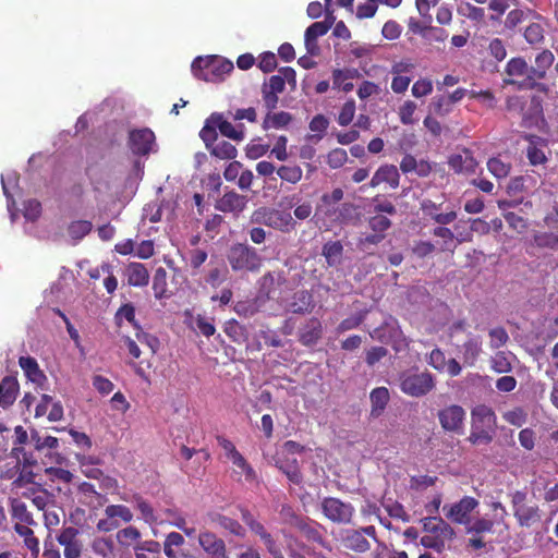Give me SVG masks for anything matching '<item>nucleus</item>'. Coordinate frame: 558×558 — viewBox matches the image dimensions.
<instances>
[{
  "label": "nucleus",
  "mask_w": 558,
  "mask_h": 558,
  "mask_svg": "<svg viewBox=\"0 0 558 558\" xmlns=\"http://www.w3.org/2000/svg\"><path fill=\"white\" fill-rule=\"evenodd\" d=\"M480 506V501L472 496H464L460 500L446 504L442 507L445 518L450 522L464 526L465 534L469 536L465 548L481 553L489 546L493 548V542L488 539L497 527L505 522L508 512L501 502L492 504L493 514L472 515Z\"/></svg>",
  "instance_id": "obj_1"
},
{
  "label": "nucleus",
  "mask_w": 558,
  "mask_h": 558,
  "mask_svg": "<svg viewBox=\"0 0 558 558\" xmlns=\"http://www.w3.org/2000/svg\"><path fill=\"white\" fill-rule=\"evenodd\" d=\"M554 62L555 54L549 49H543L535 56L534 65L529 64L523 57L511 58L505 68L508 77L504 82L518 90H536L546 95L549 86L543 81Z\"/></svg>",
  "instance_id": "obj_2"
},
{
  "label": "nucleus",
  "mask_w": 558,
  "mask_h": 558,
  "mask_svg": "<svg viewBox=\"0 0 558 558\" xmlns=\"http://www.w3.org/2000/svg\"><path fill=\"white\" fill-rule=\"evenodd\" d=\"M497 429L495 411L486 404H477L471 411V432L468 440L475 446L493 441Z\"/></svg>",
  "instance_id": "obj_3"
},
{
  "label": "nucleus",
  "mask_w": 558,
  "mask_h": 558,
  "mask_svg": "<svg viewBox=\"0 0 558 558\" xmlns=\"http://www.w3.org/2000/svg\"><path fill=\"white\" fill-rule=\"evenodd\" d=\"M218 131L222 136L235 142H241L245 137L243 124L234 126L222 113L213 112L205 120V124L199 131V137L205 146H210L211 142L218 141Z\"/></svg>",
  "instance_id": "obj_4"
},
{
  "label": "nucleus",
  "mask_w": 558,
  "mask_h": 558,
  "mask_svg": "<svg viewBox=\"0 0 558 558\" xmlns=\"http://www.w3.org/2000/svg\"><path fill=\"white\" fill-rule=\"evenodd\" d=\"M192 73L197 80L205 82L217 83L225 78V76L231 73L234 65L231 61L217 57H197L194 59L191 65Z\"/></svg>",
  "instance_id": "obj_5"
},
{
  "label": "nucleus",
  "mask_w": 558,
  "mask_h": 558,
  "mask_svg": "<svg viewBox=\"0 0 558 558\" xmlns=\"http://www.w3.org/2000/svg\"><path fill=\"white\" fill-rule=\"evenodd\" d=\"M250 222L266 226L282 233H290L296 227V221L290 213L267 206L256 208L250 216Z\"/></svg>",
  "instance_id": "obj_6"
},
{
  "label": "nucleus",
  "mask_w": 558,
  "mask_h": 558,
  "mask_svg": "<svg viewBox=\"0 0 558 558\" xmlns=\"http://www.w3.org/2000/svg\"><path fill=\"white\" fill-rule=\"evenodd\" d=\"M400 389L403 393L421 398L428 395L436 387L435 376L427 369L418 372V368L404 371L399 376Z\"/></svg>",
  "instance_id": "obj_7"
},
{
  "label": "nucleus",
  "mask_w": 558,
  "mask_h": 558,
  "mask_svg": "<svg viewBox=\"0 0 558 558\" xmlns=\"http://www.w3.org/2000/svg\"><path fill=\"white\" fill-rule=\"evenodd\" d=\"M227 259L233 271L255 272L262 266L260 255L255 247L246 243L233 244L228 252Z\"/></svg>",
  "instance_id": "obj_8"
},
{
  "label": "nucleus",
  "mask_w": 558,
  "mask_h": 558,
  "mask_svg": "<svg viewBox=\"0 0 558 558\" xmlns=\"http://www.w3.org/2000/svg\"><path fill=\"white\" fill-rule=\"evenodd\" d=\"M320 511L328 521L335 524H351L355 515V508L351 502L330 496L322 499Z\"/></svg>",
  "instance_id": "obj_9"
},
{
  "label": "nucleus",
  "mask_w": 558,
  "mask_h": 558,
  "mask_svg": "<svg viewBox=\"0 0 558 558\" xmlns=\"http://www.w3.org/2000/svg\"><path fill=\"white\" fill-rule=\"evenodd\" d=\"M242 521L246 524L250 531L257 535L266 546L268 553L274 558H283V554L280 547L277 545L272 535L266 530L265 525L259 522L255 515L246 508L239 507Z\"/></svg>",
  "instance_id": "obj_10"
},
{
  "label": "nucleus",
  "mask_w": 558,
  "mask_h": 558,
  "mask_svg": "<svg viewBox=\"0 0 558 558\" xmlns=\"http://www.w3.org/2000/svg\"><path fill=\"white\" fill-rule=\"evenodd\" d=\"M513 515L520 526L530 527L541 519L539 509L536 505L526 504V493L515 490L511 495Z\"/></svg>",
  "instance_id": "obj_11"
},
{
  "label": "nucleus",
  "mask_w": 558,
  "mask_h": 558,
  "mask_svg": "<svg viewBox=\"0 0 558 558\" xmlns=\"http://www.w3.org/2000/svg\"><path fill=\"white\" fill-rule=\"evenodd\" d=\"M445 202L446 195L441 194L439 196V202H435L429 198L423 199L420 203V208L425 217H428L438 225L447 226L457 219L458 213L454 207L449 206L446 207L445 211H441Z\"/></svg>",
  "instance_id": "obj_12"
},
{
  "label": "nucleus",
  "mask_w": 558,
  "mask_h": 558,
  "mask_svg": "<svg viewBox=\"0 0 558 558\" xmlns=\"http://www.w3.org/2000/svg\"><path fill=\"white\" fill-rule=\"evenodd\" d=\"M56 539L63 547L64 558H82L84 544L77 527L63 526L57 534Z\"/></svg>",
  "instance_id": "obj_13"
},
{
  "label": "nucleus",
  "mask_w": 558,
  "mask_h": 558,
  "mask_svg": "<svg viewBox=\"0 0 558 558\" xmlns=\"http://www.w3.org/2000/svg\"><path fill=\"white\" fill-rule=\"evenodd\" d=\"M155 142V133L148 128L133 129L129 132L128 146L135 156H148Z\"/></svg>",
  "instance_id": "obj_14"
},
{
  "label": "nucleus",
  "mask_w": 558,
  "mask_h": 558,
  "mask_svg": "<svg viewBox=\"0 0 558 558\" xmlns=\"http://www.w3.org/2000/svg\"><path fill=\"white\" fill-rule=\"evenodd\" d=\"M422 524L424 532L435 536L445 547L457 537L454 529L441 517L424 518Z\"/></svg>",
  "instance_id": "obj_15"
},
{
  "label": "nucleus",
  "mask_w": 558,
  "mask_h": 558,
  "mask_svg": "<svg viewBox=\"0 0 558 558\" xmlns=\"http://www.w3.org/2000/svg\"><path fill=\"white\" fill-rule=\"evenodd\" d=\"M437 416L444 430L459 433L464 425L465 411L461 405L451 404L439 410Z\"/></svg>",
  "instance_id": "obj_16"
},
{
  "label": "nucleus",
  "mask_w": 558,
  "mask_h": 558,
  "mask_svg": "<svg viewBox=\"0 0 558 558\" xmlns=\"http://www.w3.org/2000/svg\"><path fill=\"white\" fill-rule=\"evenodd\" d=\"M198 545L209 558H228L226 542L209 530L198 534Z\"/></svg>",
  "instance_id": "obj_17"
},
{
  "label": "nucleus",
  "mask_w": 558,
  "mask_h": 558,
  "mask_svg": "<svg viewBox=\"0 0 558 558\" xmlns=\"http://www.w3.org/2000/svg\"><path fill=\"white\" fill-rule=\"evenodd\" d=\"M248 198L246 195L239 194L234 190L226 192L215 203V208L225 214H232L239 217L246 208Z\"/></svg>",
  "instance_id": "obj_18"
},
{
  "label": "nucleus",
  "mask_w": 558,
  "mask_h": 558,
  "mask_svg": "<svg viewBox=\"0 0 558 558\" xmlns=\"http://www.w3.org/2000/svg\"><path fill=\"white\" fill-rule=\"evenodd\" d=\"M282 80L280 75H271L262 85V98L267 111H272L277 108L278 95L284 92Z\"/></svg>",
  "instance_id": "obj_19"
},
{
  "label": "nucleus",
  "mask_w": 558,
  "mask_h": 558,
  "mask_svg": "<svg viewBox=\"0 0 558 558\" xmlns=\"http://www.w3.org/2000/svg\"><path fill=\"white\" fill-rule=\"evenodd\" d=\"M323 330L320 319L311 317L299 328L298 340L305 347H313L322 339Z\"/></svg>",
  "instance_id": "obj_20"
},
{
  "label": "nucleus",
  "mask_w": 558,
  "mask_h": 558,
  "mask_svg": "<svg viewBox=\"0 0 558 558\" xmlns=\"http://www.w3.org/2000/svg\"><path fill=\"white\" fill-rule=\"evenodd\" d=\"M324 526L310 518H305L303 523L299 526L298 531L313 544H317L318 546L331 550V546L329 542L323 534Z\"/></svg>",
  "instance_id": "obj_21"
},
{
  "label": "nucleus",
  "mask_w": 558,
  "mask_h": 558,
  "mask_svg": "<svg viewBox=\"0 0 558 558\" xmlns=\"http://www.w3.org/2000/svg\"><path fill=\"white\" fill-rule=\"evenodd\" d=\"M340 542L343 548L354 553L363 554L371 548V544L363 533L354 529L343 530L341 532Z\"/></svg>",
  "instance_id": "obj_22"
},
{
  "label": "nucleus",
  "mask_w": 558,
  "mask_h": 558,
  "mask_svg": "<svg viewBox=\"0 0 558 558\" xmlns=\"http://www.w3.org/2000/svg\"><path fill=\"white\" fill-rule=\"evenodd\" d=\"M383 183L389 185L390 189H397L400 184V174L395 165L380 166L371 179L369 185L376 187Z\"/></svg>",
  "instance_id": "obj_23"
},
{
  "label": "nucleus",
  "mask_w": 558,
  "mask_h": 558,
  "mask_svg": "<svg viewBox=\"0 0 558 558\" xmlns=\"http://www.w3.org/2000/svg\"><path fill=\"white\" fill-rule=\"evenodd\" d=\"M315 308L313 294L307 290H299L293 293L288 304V311L293 314H310Z\"/></svg>",
  "instance_id": "obj_24"
},
{
  "label": "nucleus",
  "mask_w": 558,
  "mask_h": 558,
  "mask_svg": "<svg viewBox=\"0 0 558 558\" xmlns=\"http://www.w3.org/2000/svg\"><path fill=\"white\" fill-rule=\"evenodd\" d=\"M207 518L210 523L219 525L221 529L226 530L227 532L236 537L243 538L246 535V530L244 529V526L233 518H230L216 511L208 512Z\"/></svg>",
  "instance_id": "obj_25"
},
{
  "label": "nucleus",
  "mask_w": 558,
  "mask_h": 558,
  "mask_svg": "<svg viewBox=\"0 0 558 558\" xmlns=\"http://www.w3.org/2000/svg\"><path fill=\"white\" fill-rule=\"evenodd\" d=\"M19 365L24 372L28 380L37 386H43L47 381V376L40 369L38 362L33 356H21L19 359Z\"/></svg>",
  "instance_id": "obj_26"
},
{
  "label": "nucleus",
  "mask_w": 558,
  "mask_h": 558,
  "mask_svg": "<svg viewBox=\"0 0 558 558\" xmlns=\"http://www.w3.org/2000/svg\"><path fill=\"white\" fill-rule=\"evenodd\" d=\"M276 466L287 476L293 485H300L303 482L299 461L296 458L282 457L276 460Z\"/></svg>",
  "instance_id": "obj_27"
},
{
  "label": "nucleus",
  "mask_w": 558,
  "mask_h": 558,
  "mask_svg": "<svg viewBox=\"0 0 558 558\" xmlns=\"http://www.w3.org/2000/svg\"><path fill=\"white\" fill-rule=\"evenodd\" d=\"M125 276L128 284L131 287H146L149 282V272L146 266L142 263L132 262L125 267Z\"/></svg>",
  "instance_id": "obj_28"
},
{
  "label": "nucleus",
  "mask_w": 558,
  "mask_h": 558,
  "mask_svg": "<svg viewBox=\"0 0 558 558\" xmlns=\"http://www.w3.org/2000/svg\"><path fill=\"white\" fill-rule=\"evenodd\" d=\"M20 391V385L15 377L5 376L0 381V407L2 409H8L11 407Z\"/></svg>",
  "instance_id": "obj_29"
},
{
  "label": "nucleus",
  "mask_w": 558,
  "mask_h": 558,
  "mask_svg": "<svg viewBox=\"0 0 558 558\" xmlns=\"http://www.w3.org/2000/svg\"><path fill=\"white\" fill-rule=\"evenodd\" d=\"M33 525L14 523V532L23 538L24 546L31 551L32 558H38L40 547L39 539L35 536Z\"/></svg>",
  "instance_id": "obj_30"
},
{
  "label": "nucleus",
  "mask_w": 558,
  "mask_h": 558,
  "mask_svg": "<svg viewBox=\"0 0 558 558\" xmlns=\"http://www.w3.org/2000/svg\"><path fill=\"white\" fill-rule=\"evenodd\" d=\"M359 76L360 73L356 69H336L332 71V87L349 93L354 87L351 81Z\"/></svg>",
  "instance_id": "obj_31"
},
{
  "label": "nucleus",
  "mask_w": 558,
  "mask_h": 558,
  "mask_svg": "<svg viewBox=\"0 0 558 558\" xmlns=\"http://www.w3.org/2000/svg\"><path fill=\"white\" fill-rule=\"evenodd\" d=\"M449 167L457 173H472L475 171L477 162L469 150H465L464 156L456 154L449 157Z\"/></svg>",
  "instance_id": "obj_32"
},
{
  "label": "nucleus",
  "mask_w": 558,
  "mask_h": 558,
  "mask_svg": "<svg viewBox=\"0 0 558 558\" xmlns=\"http://www.w3.org/2000/svg\"><path fill=\"white\" fill-rule=\"evenodd\" d=\"M10 514L14 523L37 525L32 512L28 511L26 505L19 498L10 499Z\"/></svg>",
  "instance_id": "obj_33"
},
{
  "label": "nucleus",
  "mask_w": 558,
  "mask_h": 558,
  "mask_svg": "<svg viewBox=\"0 0 558 558\" xmlns=\"http://www.w3.org/2000/svg\"><path fill=\"white\" fill-rule=\"evenodd\" d=\"M389 391L386 387H377L371 391V415L378 417L381 415L389 402Z\"/></svg>",
  "instance_id": "obj_34"
},
{
  "label": "nucleus",
  "mask_w": 558,
  "mask_h": 558,
  "mask_svg": "<svg viewBox=\"0 0 558 558\" xmlns=\"http://www.w3.org/2000/svg\"><path fill=\"white\" fill-rule=\"evenodd\" d=\"M322 255L330 267H337L342 262L343 245L341 241H328L323 245Z\"/></svg>",
  "instance_id": "obj_35"
},
{
  "label": "nucleus",
  "mask_w": 558,
  "mask_h": 558,
  "mask_svg": "<svg viewBox=\"0 0 558 558\" xmlns=\"http://www.w3.org/2000/svg\"><path fill=\"white\" fill-rule=\"evenodd\" d=\"M205 147L211 156L222 160L234 159L238 155L235 146L227 141L211 142L210 146Z\"/></svg>",
  "instance_id": "obj_36"
},
{
  "label": "nucleus",
  "mask_w": 558,
  "mask_h": 558,
  "mask_svg": "<svg viewBox=\"0 0 558 558\" xmlns=\"http://www.w3.org/2000/svg\"><path fill=\"white\" fill-rule=\"evenodd\" d=\"M532 243L539 250L558 251V232L537 231L532 236Z\"/></svg>",
  "instance_id": "obj_37"
},
{
  "label": "nucleus",
  "mask_w": 558,
  "mask_h": 558,
  "mask_svg": "<svg viewBox=\"0 0 558 558\" xmlns=\"http://www.w3.org/2000/svg\"><path fill=\"white\" fill-rule=\"evenodd\" d=\"M168 276L167 271L163 267H158L155 270L154 277H153V291L154 296L157 300L162 299H169L171 296V293L168 291V282H167Z\"/></svg>",
  "instance_id": "obj_38"
},
{
  "label": "nucleus",
  "mask_w": 558,
  "mask_h": 558,
  "mask_svg": "<svg viewBox=\"0 0 558 558\" xmlns=\"http://www.w3.org/2000/svg\"><path fill=\"white\" fill-rule=\"evenodd\" d=\"M482 352V340L478 336L469 338L462 345L464 363L473 365Z\"/></svg>",
  "instance_id": "obj_39"
},
{
  "label": "nucleus",
  "mask_w": 558,
  "mask_h": 558,
  "mask_svg": "<svg viewBox=\"0 0 558 558\" xmlns=\"http://www.w3.org/2000/svg\"><path fill=\"white\" fill-rule=\"evenodd\" d=\"M291 121L292 116L289 112L280 111L272 113V111H267L262 128L264 130L282 129L286 128Z\"/></svg>",
  "instance_id": "obj_40"
},
{
  "label": "nucleus",
  "mask_w": 558,
  "mask_h": 558,
  "mask_svg": "<svg viewBox=\"0 0 558 558\" xmlns=\"http://www.w3.org/2000/svg\"><path fill=\"white\" fill-rule=\"evenodd\" d=\"M225 333L235 343H243L247 340L248 333L245 326L235 319H229L223 326Z\"/></svg>",
  "instance_id": "obj_41"
},
{
  "label": "nucleus",
  "mask_w": 558,
  "mask_h": 558,
  "mask_svg": "<svg viewBox=\"0 0 558 558\" xmlns=\"http://www.w3.org/2000/svg\"><path fill=\"white\" fill-rule=\"evenodd\" d=\"M92 550L100 558H116L114 544L109 537H96L92 543Z\"/></svg>",
  "instance_id": "obj_42"
},
{
  "label": "nucleus",
  "mask_w": 558,
  "mask_h": 558,
  "mask_svg": "<svg viewBox=\"0 0 558 558\" xmlns=\"http://www.w3.org/2000/svg\"><path fill=\"white\" fill-rule=\"evenodd\" d=\"M229 270L227 266L221 263L219 265L210 264V268L205 277V281L213 288L219 287L228 278Z\"/></svg>",
  "instance_id": "obj_43"
},
{
  "label": "nucleus",
  "mask_w": 558,
  "mask_h": 558,
  "mask_svg": "<svg viewBox=\"0 0 558 558\" xmlns=\"http://www.w3.org/2000/svg\"><path fill=\"white\" fill-rule=\"evenodd\" d=\"M278 177L288 183L296 184L302 180L303 171L300 166L283 165L276 170Z\"/></svg>",
  "instance_id": "obj_44"
},
{
  "label": "nucleus",
  "mask_w": 558,
  "mask_h": 558,
  "mask_svg": "<svg viewBox=\"0 0 558 558\" xmlns=\"http://www.w3.org/2000/svg\"><path fill=\"white\" fill-rule=\"evenodd\" d=\"M134 550H135V558H149V555H151L153 558H159L161 546L156 541H145V542L138 543L134 547Z\"/></svg>",
  "instance_id": "obj_45"
},
{
  "label": "nucleus",
  "mask_w": 558,
  "mask_h": 558,
  "mask_svg": "<svg viewBox=\"0 0 558 558\" xmlns=\"http://www.w3.org/2000/svg\"><path fill=\"white\" fill-rule=\"evenodd\" d=\"M280 517L284 524L299 529L306 517L299 514L290 505H282L280 509Z\"/></svg>",
  "instance_id": "obj_46"
},
{
  "label": "nucleus",
  "mask_w": 558,
  "mask_h": 558,
  "mask_svg": "<svg viewBox=\"0 0 558 558\" xmlns=\"http://www.w3.org/2000/svg\"><path fill=\"white\" fill-rule=\"evenodd\" d=\"M337 209L338 204L330 203L327 198V194H323L320 197V203L316 207L315 216L328 219L330 222H333Z\"/></svg>",
  "instance_id": "obj_47"
},
{
  "label": "nucleus",
  "mask_w": 558,
  "mask_h": 558,
  "mask_svg": "<svg viewBox=\"0 0 558 558\" xmlns=\"http://www.w3.org/2000/svg\"><path fill=\"white\" fill-rule=\"evenodd\" d=\"M93 229L88 220H75L68 226V233L73 240H82Z\"/></svg>",
  "instance_id": "obj_48"
},
{
  "label": "nucleus",
  "mask_w": 558,
  "mask_h": 558,
  "mask_svg": "<svg viewBox=\"0 0 558 558\" xmlns=\"http://www.w3.org/2000/svg\"><path fill=\"white\" fill-rule=\"evenodd\" d=\"M105 514L112 520L121 519L125 523L131 522L133 519L132 511L124 505L107 506Z\"/></svg>",
  "instance_id": "obj_49"
},
{
  "label": "nucleus",
  "mask_w": 558,
  "mask_h": 558,
  "mask_svg": "<svg viewBox=\"0 0 558 558\" xmlns=\"http://www.w3.org/2000/svg\"><path fill=\"white\" fill-rule=\"evenodd\" d=\"M136 509L141 512L143 519L147 523H156L157 517L155 515L151 505L140 495L133 496Z\"/></svg>",
  "instance_id": "obj_50"
},
{
  "label": "nucleus",
  "mask_w": 558,
  "mask_h": 558,
  "mask_svg": "<svg viewBox=\"0 0 558 558\" xmlns=\"http://www.w3.org/2000/svg\"><path fill=\"white\" fill-rule=\"evenodd\" d=\"M524 39L532 46L544 41V28L539 23H531L523 33Z\"/></svg>",
  "instance_id": "obj_51"
},
{
  "label": "nucleus",
  "mask_w": 558,
  "mask_h": 558,
  "mask_svg": "<svg viewBox=\"0 0 558 558\" xmlns=\"http://www.w3.org/2000/svg\"><path fill=\"white\" fill-rule=\"evenodd\" d=\"M487 169L497 179H502L509 174L511 166L499 157H493L487 161Z\"/></svg>",
  "instance_id": "obj_52"
},
{
  "label": "nucleus",
  "mask_w": 558,
  "mask_h": 558,
  "mask_svg": "<svg viewBox=\"0 0 558 558\" xmlns=\"http://www.w3.org/2000/svg\"><path fill=\"white\" fill-rule=\"evenodd\" d=\"M356 207L352 203H342L336 210L333 223L345 225L351 221L354 217Z\"/></svg>",
  "instance_id": "obj_53"
},
{
  "label": "nucleus",
  "mask_w": 558,
  "mask_h": 558,
  "mask_svg": "<svg viewBox=\"0 0 558 558\" xmlns=\"http://www.w3.org/2000/svg\"><path fill=\"white\" fill-rule=\"evenodd\" d=\"M141 537V533L137 527L135 526H128L122 530H120L117 533V539L120 543L121 546L129 547L134 542H137Z\"/></svg>",
  "instance_id": "obj_54"
},
{
  "label": "nucleus",
  "mask_w": 558,
  "mask_h": 558,
  "mask_svg": "<svg viewBox=\"0 0 558 558\" xmlns=\"http://www.w3.org/2000/svg\"><path fill=\"white\" fill-rule=\"evenodd\" d=\"M331 26L332 22H315L306 28L304 37H306L307 40L317 39L318 37L326 35Z\"/></svg>",
  "instance_id": "obj_55"
},
{
  "label": "nucleus",
  "mask_w": 558,
  "mask_h": 558,
  "mask_svg": "<svg viewBox=\"0 0 558 558\" xmlns=\"http://www.w3.org/2000/svg\"><path fill=\"white\" fill-rule=\"evenodd\" d=\"M490 364H492L493 371H495L496 373H499V374H502V373L507 374L512 371V364L509 361V359L507 357L506 353L502 351H499V352L495 353L494 356H492Z\"/></svg>",
  "instance_id": "obj_56"
},
{
  "label": "nucleus",
  "mask_w": 558,
  "mask_h": 558,
  "mask_svg": "<svg viewBox=\"0 0 558 558\" xmlns=\"http://www.w3.org/2000/svg\"><path fill=\"white\" fill-rule=\"evenodd\" d=\"M526 157L531 165L538 166L547 161L544 150L538 147L536 141H531L526 148Z\"/></svg>",
  "instance_id": "obj_57"
},
{
  "label": "nucleus",
  "mask_w": 558,
  "mask_h": 558,
  "mask_svg": "<svg viewBox=\"0 0 558 558\" xmlns=\"http://www.w3.org/2000/svg\"><path fill=\"white\" fill-rule=\"evenodd\" d=\"M365 317H366V311H360L355 315L341 320L337 327V331L342 333L348 330L355 329L364 322Z\"/></svg>",
  "instance_id": "obj_58"
},
{
  "label": "nucleus",
  "mask_w": 558,
  "mask_h": 558,
  "mask_svg": "<svg viewBox=\"0 0 558 558\" xmlns=\"http://www.w3.org/2000/svg\"><path fill=\"white\" fill-rule=\"evenodd\" d=\"M354 114H355V101L353 99H349L348 101H345L339 112V116H338V123L339 125L341 126H347L349 125L353 118H354Z\"/></svg>",
  "instance_id": "obj_59"
},
{
  "label": "nucleus",
  "mask_w": 558,
  "mask_h": 558,
  "mask_svg": "<svg viewBox=\"0 0 558 558\" xmlns=\"http://www.w3.org/2000/svg\"><path fill=\"white\" fill-rule=\"evenodd\" d=\"M230 461L233 463L234 466L242 471V473L245 475L246 481L252 482L256 478V472L241 452L236 457L230 459Z\"/></svg>",
  "instance_id": "obj_60"
},
{
  "label": "nucleus",
  "mask_w": 558,
  "mask_h": 558,
  "mask_svg": "<svg viewBox=\"0 0 558 558\" xmlns=\"http://www.w3.org/2000/svg\"><path fill=\"white\" fill-rule=\"evenodd\" d=\"M488 335L490 338L492 349H499L504 347L509 340L508 332L504 327L493 328L489 330Z\"/></svg>",
  "instance_id": "obj_61"
},
{
  "label": "nucleus",
  "mask_w": 558,
  "mask_h": 558,
  "mask_svg": "<svg viewBox=\"0 0 558 558\" xmlns=\"http://www.w3.org/2000/svg\"><path fill=\"white\" fill-rule=\"evenodd\" d=\"M41 203L37 199H28L24 203L23 215L26 220H37L41 215Z\"/></svg>",
  "instance_id": "obj_62"
},
{
  "label": "nucleus",
  "mask_w": 558,
  "mask_h": 558,
  "mask_svg": "<svg viewBox=\"0 0 558 558\" xmlns=\"http://www.w3.org/2000/svg\"><path fill=\"white\" fill-rule=\"evenodd\" d=\"M348 160L347 150L343 148H335L327 156V163L331 169L342 167Z\"/></svg>",
  "instance_id": "obj_63"
},
{
  "label": "nucleus",
  "mask_w": 558,
  "mask_h": 558,
  "mask_svg": "<svg viewBox=\"0 0 558 558\" xmlns=\"http://www.w3.org/2000/svg\"><path fill=\"white\" fill-rule=\"evenodd\" d=\"M526 412L522 408H514L504 413L506 422L514 426H522L526 422Z\"/></svg>",
  "instance_id": "obj_64"
}]
</instances>
